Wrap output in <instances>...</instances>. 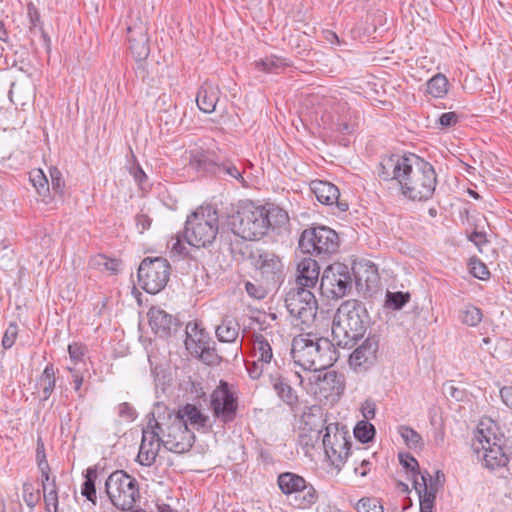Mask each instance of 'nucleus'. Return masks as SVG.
Returning <instances> with one entry per match:
<instances>
[{"label":"nucleus","instance_id":"obj_1","mask_svg":"<svg viewBox=\"0 0 512 512\" xmlns=\"http://www.w3.org/2000/svg\"><path fill=\"white\" fill-rule=\"evenodd\" d=\"M370 322V315L362 301H344L337 309L332 323V336L336 346L354 348L366 334Z\"/></svg>","mask_w":512,"mask_h":512},{"label":"nucleus","instance_id":"obj_29","mask_svg":"<svg viewBox=\"0 0 512 512\" xmlns=\"http://www.w3.org/2000/svg\"><path fill=\"white\" fill-rule=\"evenodd\" d=\"M217 161L212 151L195 149L190 152L189 166L201 176H214Z\"/></svg>","mask_w":512,"mask_h":512},{"label":"nucleus","instance_id":"obj_52","mask_svg":"<svg viewBox=\"0 0 512 512\" xmlns=\"http://www.w3.org/2000/svg\"><path fill=\"white\" fill-rule=\"evenodd\" d=\"M178 118L179 113L176 105L170 104L168 108L159 111V120L168 130L176 125Z\"/></svg>","mask_w":512,"mask_h":512},{"label":"nucleus","instance_id":"obj_10","mask_svg":"<svg viewBox=\"0 0 512 512\" xmlns=\"http://www.w3.org/2000/svg\"><path fill=\"white\" fill-rule=\"evenodd\" d=\"M353 286L351 268L341 262L328 265L320 279V291L328 299H340L348 295Z\"/></svg>","mask_w":512,"mask_h":512},{"label":"nucleus","instance_id":"obj_30","mask_svg":"<svg viewBox=\"0 0 512 512\" xmlns=\"http://www.w3.org/2000/svg\"><path fill=\"white\" fill-rule=\"evenodd\" d=\"M412 484L419 497V512H433L439 490L435 488V485L433 487L428 486L425 475H421V482L418 481V478H413Z\"/></svg>","mask_w":512,"mask_h":512},{"label":"nucleus","instance_id":"obj_49","mask_svg":"<svg viewBox=\"0 0 512 512\" xmlns=\"http://www.w3.org/2000/svg\"><path fill=\"white\" fill-rule=\"evenodd\" d=\"M129 172L141 191L148 192L151 189V185L148 182V176L139 163L135 161V163L130 167Z\"/></svg>","mask_w":512,"mask_h":512},{"label":"nucleus","instance_id":"obj_54","mask_svg":"<svg viewBox=\"0 0 512 512\" xmlns=\"http://www.w3.org/2000/svg\"><path fill=\"white\" fill-rule=\"evenodd\" d=\"M398 458L402 467L413 473V478L421 474L418 461L410 453H399Z\"/></svg>","mask_w":512,"mask_h":512},{"label":"nucleus","instance_id":"obj_19","mask_svg":"<svg viewBox=\"0 0 512 512\" xmlns=\"http://www.w3.org/2000/svg\"><path fill=\"white\" fill-rule=\"evenodd\" d=\"M195 435L181 420H172L167 426L165 439L161 438V443L165 449L173 453L182 454L188 452L194 444Z\"/></svg>","mask_w":512,"mask_h":512},{"label":"nucleus","instance_id":"obj_32","mask_svg":"<svg viewBox=\"0 0 512 512\" xmlns=\"http://www.w3.org/2000/svg\"><path fill=\"white\" fill-rule=\"evenodd\" d=\"M218 89L210 84L202 85L196 96L198 108L204 113H212L218 102Z\"/></svg>","mask_w":512,"mask_h":512},{"label":"nucleus","instance_id":"obj_57","mask_svg":"<svg viewBox=\"0 0 512 512\" xmlns=\"http://www.w3.org/2000/svg\"><path fill=\"white\" fill-rule=\"evenodd\" d=\"M86 350H87L86 346L81 343L73 342L68 345V353H69L70 359L75 364H77L79 361L82 360L83 356L85 355Z\"/></svg>","mask_w":512,"mask_h":512},{"label":"nucleus","instance_id":"obj_20","mask_svg":"<svg viewBox=\"0 0 512 512\" xmlns=\"http://www.w3.org/2000/svg\"><path fill=\"white\" fill-rule=\"evenodd\" d=\"M328 118L330 129L343 135L353 134L359 126V112L352 109L347 102H339Z\"/></svg>","mask_w":512,"mask_h":512},{"label":"nucleus","instance_id":"obj_9","mask_svg":"<svg viewBox=\"0 0 512 512\" xmlns=\"http://www.w3.org/2000/svg\"><path fill=\"white\" fill-rule=\"evenodd\" d=\"M171 265L166 258L145 257L137 270L140 287L149 294L162 291L170 278Z\"/></svg>","mask_w":512,"mask_h":512},{"label":"nucleus","instance_id":"obj_11","mask_svg":"<svg viewBox=\"0 0 512 512\" xmlns=\"http://www.w3.org/2000/svg\"><path fill=\"white\" fill-rule=\"evenodd\" d=\"M284 302L289 314L301 324L309 327L314 322L318 303L310 289L294 285L286 292Z\"/></svg>","mask_w":512,"mask_h":512},{"label":"nucleus","instance_id":"obj_36","mask_svg":"<svg viewBox=\"0 0 512 512\" xmlns=\"http://www.w3.org/2000/svg\"><path fill=\"white\" fill-rule=\"evenodd\" d=\"M37 384L42 389L41 401H47L53 393L56 386V377L54 365L49 363L45 366L41 376L39 377Z\"/></svg>","mask_w":512,"mask_h":512},{"label":"nucleus","instance_id":"obj_46","mask_svg":"<svg viewBox=\"0 0 512 512\" xmlns=\"http://www.w3.org/2000/svg\"><path fill=\"white\" fill-rule=\"evenodd\" d=\"M27 14L30 21V31L33 33L37 30L40 31L45 43L49 44L50 38L42 27L40 13L33 2L27 4Z\"/></svg>","mask_w":512,"mask_h":512},{"label":"nucleus","instance_id":"obj_39","mask_svg":"<svg viewBox=\"0 0 512 512\" xmlns=\"http://www.w3.org/2000/svg\"><path fill=\"white\" fill-rule=\"evenodd\" d=\"M252 339L255 355H258V362L269 364L273 358V352L267 338L261 333H254Z\"/></svg>","mask_w":512,"mask_h":512},{"label":"nucleus","instance_id":"obj_17","mask_svg":"<svg viewBox=\"0 0 512 512\" xmlns=\"http://www.w3.org/2000/svg\"><path fill=\"white\" fill-rule=\"evenodd\" d=\"M308 380L313 392L327 400L339 397L345 389L344 376L336 371L313 372Z\"/></svg>","mask_w":512,"mask_h":512},{"label":"nucleus","instance_id":"obj_51","mask_svg":"<svg viewBox=\"0 0 512 512\" xmlns=\"http://www.w3.org/2000/svg\"><path fill=\"white\" fill-rule=\"evenodd\" d=\"M358 512H384V508L379 499L374 497H363L356 504Z\"/></svg>","mask_w":512,"mask_h":512},{"label":"nucleus","instance_id":"obj_26","mask_svg":"<svg viewBox=\"0 0 512 512\" xmlns=\"http://www.w3.org/2000/svg\"><path fill=\"white\" fill-rule=\"evenodd\" d=\"M269 384L278 398L292 411L298 409L299 397L297 391L292 387V381L288 377L281 374H270Z\"/></svg>","mask_w":512,"mask_h":512},{"label":"nucleus","instance_id":"obj_14","mask_svg":"<svg viewBox=\"0 0 512 512\" xmlns=\"http://www.w3.org/2000/svg\"><path fill=\"white\" fill-rule=\"evenodd\" d=\"M238 395L225 380H220L218 386L210 395V410L215 419L223 424L233 422L238 414Z\"/></svg>","mask_w":512,"mask_h":512},{"label":"nucleus","instance_id":"obj_48","mask_svg":"<svg viewBox=\"0 0 512 512\" xmlns=\"http://www.w3.org/2000/svg\"><path fill=\"white\" fill-rule=\"evenodd\" d=\"M53 489L43 490V498L46 512H58V491L55 477L52 478Z\"/></svg>","mask_w":512,"mask_h":512},{"label":"nucleus","instance_id":"obj_2","mask_svg":"<svg viewBox=\"0 0 512 512\" xmlns=\"http://www.w3.org/2000/svg\"><path fill=\"white\" fill-rule=\"evenodd\" d=\"M335 345L334 341L324 337L298 336L292 341L291 355L295 364L304 370L324 371L338 360Z\"/></svg>","mask_w":512,"mask_h":512},{"label":"nucleus","instance_id":"obj_58","mask_svg":"<svg viewBox=\"0 0 512 512\" xmlns=\"http://www.w3.org/2000/svg\"><path fill=\"white\" fill-rule=\"evenodd\" d=\"M460 120L459 114L456 112H444L438 118V123L443 128H450L455 126Z\"/></svg>","mask_w":512,"mask_h":512},{"label":"nucleus","instance_id":"obj_41","mask_svg":"<svg viewBox=\"0 0 512 512\" xmlns=\"http://www.w3.org/2000/svg\"><path fill=\"white\" fill-rule=\"evenodd\" d=\"M426 86V92L435 98H442L448 92V80L446 76L441 73L430 78L427 81Z\"/></svg>","mask_w":512,"mask_h":512},{"label":"nucleus","instance_id":"obj_53","mask_svg":"<svg viewBox=\"0 0 512 512\" xmlns=\"http://www.w3.org/2000/svg\"><path fill=\"white\" fill-rule=\"evenodd\" d=\"M49 172L53 193L59 195V197H63L65 181L62 177L61 171L57 167H51Z\"/></svg>","mask_w":512,"mask_h":512},{"label":"nucleus","instance_id":"obj_44","mask_svg":"<svg viewBox=\"0 0 512 512\" xmlns=\"http://www.w3.org/2000/svg\"><path fill=\"white\" fill-rule=\"evenodd\" d=\"M353 433L360 443L366 444L373 441L376 429L369 421L361 420L355 425Z\"/></svg>","mask_w":512,"mask_h":512},{"label":"nucleus","instance_id":"obj_55","mask_svg":"<svg viewBox=\"0 0 512 512\" xmlns=\"http://www.w3.org/2000/svg\"><path fill=\"white\" fill-rule=\"evenodd\" d=\"M186 337L185 339H191L199 341L202 338H206V336H210L209 333L200 326L197 322H189L186 326Z\"/></svg>","mask_w":512,"mask_h":512},{"label":"nucleus","instance_id":"obj_22","mask_svg":"<svg viewBox=\"0 0 512 512\" xmlns=\"http://www.w3.org/2000/svg\"><path fill=\"white\" fill-rule=\"evenodd\" d=\"M148 322L154 334L160 338H168L177 332L180 321L160 307L152 306L148 313Z\"/></svg>","mask_w":512,"mask_h":512},{"label":"nucleus","instance_id":"obj_47","mask_svg":"<svg viewBox=\"0 0 512 512\" xmlns=\"http://www.w3.org/2000/svg\"><path fill=\"white\" fill-rule=\"evenodd\" d=\"M399 433H400L402 439L404 440L405 444L410 449H417V448L422 449L423 448L422 437L413 428L406 426V425H401L399 427Z\"/></svg>","mask_w":512,"mask_h":512},{"label":"nucleus","instance_id":"obj_33","mask_svg":"<svg viewBox=\"0 0 512 512\" xmlns=\"http://www.w3.org/2000/svg\"><path fill=\"white\" fill-rule=\"evenodd\" d=\"M214 177L223 180L235 179L238 180L241 184H245V179L242 176V172L235 165V163L229 159L220 160L218 158Z\"/></svg>","mask_w":512,"mask_h":512},{"label":"nucleus","instance_id":"obj_27","mask_svg":"<svg viewBox=\"0 0 512 512\" xmlns=\"http://www.w3.org/2000/svg\"><path fill=\"white\" fill-rule=\"evenodd\" d=\"M161 446H163L161 438H158L156 432L143 429L136 461L142 466H152L156 461Z\"/></svg>","mask_w":512,"mask_h":512},{"label":"nucleus","instance_id":"obj_62","mask_svg":"<svg viewBox=\"0 0 512 512\" xmlns=\"http://www.w3.org/2000/svg\"><path fill=\"white\" fill-rule=\"evenodd\" d=\"M135 224L138 232L143 234L151 227L152 219L147 214L139 213L135 216Z\"/></svg>","mask_w":512,"mask_h":512},{"label":"nucleus","instance_id":"obj_35","mask_svg":"<svg viewBox=\"0 0 512 512\" xmlns=\"http://www.w3.org/2000/svg\"><path fill=\"white\" fill-rule=\"evenodd\" d=\"M239 324L235 319L224 318L220 325L216 328V336L218 341L231 343L236 341L239 334Z\"/></svg>","mask_w":512,"mask_h":512},{"label":"nucleus","instance_id":"obj_61","mask_svg":"<svg viewBox=\"0 0 512 512\" xmlns=\"http://www.w3.org/2000/svg\"><path fill=\"white\" fill-rule=\"evenodd\" d=\"M245 290L249 296L255 299H263L266 296V290L263 286L255 285L249 281L245 283Z\"/></svg>","mask_w":512,"mask_h":512},{"label":"nucleus","instance_id":"obj_3","mask_svg":"<svg viewBox=\"0 0 512 512\" xmlns=\"http://www.w3.org/2000/svg\"><path fill=\"white\" fill-rule=\"evenodd\" d=\"M240 245L239 253L259 273L261 280L269 288H276L284 281V264L281 257L275 252L262 246L247 244L237 240Z\"/></svg>","mask_w":512,"mask_h":512},{"label":"nucleus","instance_id":"obj_60","mask_svg":"<svg viewBox=\"0 0 512 512\" xmlns=\"http://www.w3.org/2000/svg\"><path fill=\"white\" fill-rule=\"evenodd\" d=\"M421 475H425L427 478L428 486L433 487L435 485V488L439 490L443 487L445 482V475L441 470H437L435 473V477H432L428 471H425L424 473H421Z\"/></svg>","mask_w":512,"mask_h":512},{"label":"nucleus","instance_id":"obj_5","mask_svg":"<svg viewBox=\"0 0 512 512\" xmlns=\"http://www.w3.org/2000/svg\"><path fill=\"white\" fill-rule=\"evenodd\" d=\"M340 247V237L332 228L312 224L304 229L298 239V248L303 254L318 257L321 260L336 254Z\"/></svg>","mask_w":512,"mask_h":512},{"label":"nucleus","instance_id":"obj_23","mask_svg":"<svg viewBox=\"0 0 512 512\" xmlns=\"http://www.w3.org/2000/svg\"><path fill=\"white\" fill-rule=\"evenodd\" d=\"M184 344L186 350L192 357L206 365H218L222 360L221 356L217 353L216 344L211 336H206V338H202L196 342L193 338L185 339Z\"/></svg>","mask_w":512,"mask_h":512},{"label":"nucleus","instance_id":"obj_56","mask_svg":"<svg viewBox=\"0 0 512 512\" xmlns=\"http://www.w3.org/2000/svg\"><path fill=\"white\" fill-rule=\"evenodd\" d=\"M470 272L475 278L481 280L488 279L490 276V272L487 266L480 260H475L471 262Z\"/></svg>","mask_w":512,"mask_h":512},{"label":"nucleus","instance_id":"obj_37","mask_svg":"<svg viewBox=\"0 0 512 512\" xmlns=\"http://www.w3.org/2000/svg\"><path fill=\"white\" fill-rule=\"evenodd\" d=\"M264 214L267 215L266 220H268L267 222V231L271 228V229H276V228H281L283 226H285L288 221H289V217H288V214L287 212L278 207V206H274V205H267V206H264Z\"/></svg>","mask_w":512,"mask_h":512},{"label":"nucleus","instance_id":"obj_13","mask_svg":"<svg viewBox=\"0 0 512 512\" xmlns=\"http://www.w3.org/2000/svg\"><path fill=\"white\" fill-rule=\"evenodd\" d=\"M277 484L284 495L302 493V495L295 496V507L298 509H309L318 501L317 490L301 475L293 472L280 473L277 477Z\"/></svg>","mask_w":512,"mask_h":512},{"label":"nucleus","instance_id":"obj_18","mask_svg":"<svg viewBox=\"0 0 512 512\" xmlns=\"http://www.w3.org/2000/svg\"><path fill=\"white\" fill-rule=\"evenodd\" d=\"M380 335L369 333L349 356L350 366L357 372H364L375 365L379 352Z\"/></svg>","mask_w":512,"mask_h":512},{"label":"nucleus","instance_id":"obj_40","mask_svg":"<svg viewBox=\"0 0 512 512\" xmlns=\"http://www.w3.org/2000/svg\"><path fill=\"white\" fill-rule=\"evenodd\" d=\"M121 260L109 258L104 254H97L90 259V266L99 270L107 271L112 275L118 274L120 271Z\"/></svg>","mask_w":512,"mask_h":512},{"label":"nucleus","instance_id":"obj_8","mask_svg":"<svg viewBox=\"0 0 512 512\" xmlns=\"http://www.w3.org/2000/svg\"><path fill=\"white\" fill-rule=\"evenodd\" d=\"M267 215L264 206H246L232 215L229 221L235 236L244 240H258L267 234Z\"/></svg>","mask_w":512,"mask_h":512},{"label":"nucleus","instance_id":"obj_21","mask_svg":"<svg viewBox=\"0 0 512 512\" xmlns=\"http://www.w3.org/2000/svg\"><path fill=\"white\" fill-rule=\"evenodd\" d=\"M129 49L137 61L146 59L150 53L148 27L140 18L127 27Z\"/></svg>","mask_w":512,"mask_h":512},{"label":"nucleus","instance_id":"obj_12","mask_svg":"<svg viewBox=\"0 0 512 512\" xmlns=\"http://www.w3.org/2000/svg\"><path fill=\"white\" fill-rule=\"evenodd\" d=\"M323 447L331 463L340 468L346 462L352 446L349 431L345 426L339 428L338 423H330L325 427Z\"/></svg>","mask_w":512,"mask_h":512},{"label":"nucleus","instance_id":"obj_7","mask_svg":"<svg viewBox=\"0 0 512 512\" xmlns=\"http://www.w3.org/2000/svg\"><path fill=\"white\" fill-rule=\"evenodd\" d=\"M105 493L112 505L119 510H129L140 498L138 481L124 470H116L108 476Z\"/></svg>","mask_w":512,"mask_h":512},{"label":"nucleus","instance_id":"obj_42","mask_svg":"<svg viewBox=\"0 0 512 512\" xmlns=\"http://www.w3.org/2000/svg\"><path fill=\"white\" fill-rule=\"evenodd\" d=\"M458 318L463 324L475 327L482 321L483 314L480 308L469 303L459 311Z\"/></svg>","mask_w":512,"mask_h":512},{"label":"nucleus","instance_id":"obj_63","mask_svg":"<svg viewBox=\"0 0 512 512\" xmlns=\"http://www.w3.org/2000/svg\"><path fill=\"white\" fill-rule=\"evenodd\" d=\"M118 415L121 418L129 420H134L137 417L135 409L128 402H123L119 404Z\"/></svg>","mask_w":512,"mask_h":512},{"label":"nucleus","instance_id":"obj_24","mask_svg":"<svg viewBox=\"0 0 512 512\" xmlns=\"http://www.w3.org/2000/svg\"><path fill=\"white\" fill-rule=\"evenodd\" d=\"M353 282L360 291L374 292L379 285L380 277L377 266L367 260L355 264L352 268Z\"/></svg>","mask_w":512,"mask_h":512},{"label":"nucleus","instance_id":"obj_34","mask_svg":"<svg viewBox=\"0 0 512 512\" xmlns=\"http://www.w3.org/2000/svg\"><path fill=\"white\" fill-rule=\"evenodd\" d=\"M84 482L81 485V495L85 497L93 506L97 505L96 480L97 468L88 467L84 472Z\"/></svg>","mask_w":512,"mask_h":512},{"label":"nucleus","instance_id":"obj_59","mask_svg":"<svg viewBox=\"0 0 512 512\" xmlns=\"http://www.w3.org/2000/svg\"><path fill=\"white\" fill-rule=\"evenodd\" d=\"M17 338V325L10 324L2 338V346L4 349H10Z\"/></svg>","mask_w":512,"mask_h":512},{"label":"nucleus","instance_id":"obj_4","mask_svg":"<svg viewBox=\"0 0 512 512\" xmlns=\"http://www.w3.org/2000/svg\"><path fill=\"white\" fill-rule=\"evenodd\" d=\"M219 216L216 208L211 205L200 206L186 219L184 237L194 247L211 246L218 234Z\"/></svg>","mask_w":512,"mask_h":512},{"label":"nucleus","instance_id":"obj_31","mask_svg":"<svg viewBox=\"0 0 512 512\" xmlns=\"http://www.w3.org/2000/svg\"><path fill=\"white\" fill-rule=\"evenodd\" d=\"M173 419L185 422L186 426H188L189 423L197 428L207 427L209 422L207 415L203 414L196 405L189 403L179 408Z\"/></svg>","mask_w":512,"mask_h":512},{"label":"nucleus","instance_id":"obj_16","mask_svg":"<svg viewBox=\"0 0 512 512\" xmlns=\"http://www.w3.org/2000/svg\"><path fill=\"white\" fill-rule=\"evenodd\" d=\"M495 440L496 437L492 440L484 434L483 430H478L472 444L475 452L483 451L484 465L490 470L502 469L509 462V455L506 453L504 446L498 444Z\"/></svg>","mask_w":512,"mask_h":512},{"label":"nucleus","instance_id":"obj_15","mask_svg":"<svg viewBox=\"0 0 512 512\" xmlns=\"http://www.w3.org/2000/svg\"><path fill=\"white\" fill-rule=\"evenodd\" d=\"M417 158L413 153L386 155L379 163L378 175L383 181H395L401 188Z\"/></svg>","mask_w":512,"mask_h":512},{"label":"nucleus","instance_id":"obj_38","mask_svg":"<svg viewBox=\"0 0 512 512\" xmlns=\"http://www.w3.org/2000/svg\"><path fill=\"white\" fill-rule=\"evenodd\" d=\"M29 178L36 192L42 198V201L49 203L51 200L50 186L44 172L41 169H34L29 173Z\"/></svg>","mask_w":512,"mask_h":512},{"label":"nucleus","instance_id":"obj_50","mask_svg":"<svg viewBox=\"0 0 512 512\" xmlns=\"http://www.w3.org/2000/svg\"><path fill=\"white\" fill-rule=\"evenodd\" d=\"M23 500L26 505L33 510L41 499L40 490H36L34 485L29 482H25L22 487Z\"/></svg>","mask_w":512,"mask_h":512},{"label":"nucleus","instance_id":"obj_25","mask_svg":"<svg viewBox=\"0 0 512 512\" xmlns=\"http://www.w3.org/2000/svg\"><path fill=\"white\" fill-rule=\"evenodd\" d=\"M311 191L322 204L335 205L339 212H346L349 209L348 202L340 198L338 187L331 182L322 180L312 181Z\"/></svg>","mask_w":512,"mask_h":512},{"label":"nucleus","instance_id":"obj_45","mask_svg":"<svg viewBox=\"0 0 512 512\" xmlns=\"http://www.w3.org/2000/svg\"><path fill=\"white\" fill-rule=\"evenodd\" d=\"M411 299L409 292L387 291L385 295V307L395 311L401 310Z\"/></svg>","mask_w":512,"mask_h":512},{"label":"nucleus","instance_id":"obj_6","mask_svg":"<svg viewBox=\"0 0 512 512\" xmlns=\"http://www.w3.org/2000/svg\"><path fill=\"white\" fill-rule=\"evenodd\" d=\"M437 176L434 167L419 157L405 178L400 190L403 196L413 201H426L435 191Z\"/></svg>","mask_w":512,"mask_h":512},{"label":"nucleus","instance_id":"obj_43","mask_svg":"<svg viewBox=\"0 0 512 512\" xmlns=\"http://www.w3.org/2000/svg\"><path fill=\"white\" fill-rule=\"evenodd\" d=\"M286 65L285 59L275 55L266 56L255 61V68L265 73H278V70Z\"/></svg>","mask_w":512,"mask_h":512},{"label":"nucleus","instance_id":"obj_28","mask_svg":"<svg viewBox=\"0 0 512 512\" xmlns=\"http://www.w3.org/2000/svg\"><path fill=\"white\" fill-rule=\"evenodd\" d=\"M320 266L312 256L303 258L296 269L295 286H301L306 289L315 287L319 280Z\"/></svg>","mask_w":512,"mask_h":512},{"label":"nucleus","instance_id":"obj_64","mask_svg":"<svg viewBox=\"0 0 512 512\" xmlns=\"http://www.w3.org/2000/svg\"><path fill=\"white\" fill-rule=\"evenodd\" d=\"M467 239L474 243L481 252V246L488 243V240L486 238V232L484 231H478L475 229L471 234L467 236Z\"/></svg>","mask_w":512,"mask_h":512}]
</instances>
